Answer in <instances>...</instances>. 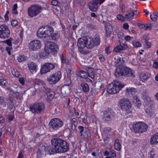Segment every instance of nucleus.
I'll return each mask as SVG.
<instances>
[{
	"label": "nucleus",
	"mask_w": 158,
	"mask_h": 158,
	"mask_svg": "<svg viewBox=\"0 0 158 158\" xmlns=\"http://www.w3.org/2000/svg\"><path fill=\"white\" fill-rule=\"evenodd\" d=\"M114 74L117 77H119L120 76L127 77H134L135 76L132 69L121 65L117 66L114 72Z\"/></svg>",
	"instance_id": "obj_2"
},
{
	"label": "nucleus",
	"mask_w": 158,
	"mask_h": 158,
	"mask_svg": "<svg viewBox=\"0 0 158 158\" xmlns=\"http://www.w3.org/2000/svg\"><path fill=\"white\" fill-rule=\"evenodd\" d=\"M70 123L72 125H77V121L76 118H73L70 121Z\"/></svg>",
	"instance_id": "obj_45"
},
{
	"label": "nucleus",
	"mask_w": 158,
	"mask_h": 158,
	"mask_svg": "<svg viewBox=\"0 0 158 158\" xmlns=\"http://www.w3.org/2000/svg\"><path fill=\"white\" fill-rule=\"evenodd\" d=\"M103 136V139L104 141H108L109 139V136L108 135H104Z\"/></svg>",
	"instance_id": "obj_58"
},
{
	"label": "nucleus",
	"mask_w": 158,
	"mask_h": 158,
	"mask_svg": "<svg viewBox=\"0 0 158 158\" xmlns=\"http://www.w3.org/2000/svg\"><path fill=\"white\" fill-rule=\"evenodd\" d=\"M127 48L126 45L124 44H120L116 47L114 49V51L116 52H119L121 50L126 49Z\"/></svg>",
	"instance_id": "obj_21"
},
{
	"label": "nucleus",
	"mask_w": 158,
	"mask_h": 158,
	"mask_svg": "<svg viewBox=\"0 0 158 158\" xmlns=\"http://www.w3.org/2000/svg\"><path fill=\"white\" fill-rule=\"evenodd\" d=\"M52 148L49 149V151L56 153H63L68 151L69 145L65 140L59 138H53L51 141Z\"/></svg>",
	"instance_id": "obj_1"
},
{
	"label": "nucleus",
	"mask_w": 158,
	"mask_h": 158,
	"mask_svg": "<svg viewBox=\"0 0 158 158\" xmlns=\"http://www.w3.org/2000/svg\"><path fill=\"white\" fill-rule=\"evenodd\" d=\"M120 6L122 12L123 13L125 12L126 8L125 6L122 3L120 5Z\"/></svg>",
	"instance_id": "obj_55"
},
{
	"label": "nucleus",
	"mask_w": 158,
	"mask_h": 158,
	"mask_svg": "<svg viewBox=\"0 0 158 158\" xmlns=\"http://www.w3.org/2000/svg\"><path fill=\"white\" fill-rule=\"evenodd\" d=\"M48 148L47 147L40 145L38 147V149L37 152V156L39 158L42 155H44L45 152L48 151Z\"/></svg>",
	"instance_id": "obj_18"
},
{
	"label": "nucleus",
	"mask_w": 158,
	"mask_h": 158,
	"mask_svg": "<svg viewBox=\"0 0 158 158\" xmlns=\"http://www.w3.org/2000/svg\"><path fill=\"white\" fill-rule=\"evenodd\" d=\"M61 77V73L58 71L52 74L47 78V80L50 84H55L60 80Z\"/></svg>",
	"instance_id": "obj_12"
},
{
	"label": "nucleus",
	"mask_w": 158,
	"mask_h": 158,
	"mask_svg": "<svg viewBox=\"0 0 158 158\" xmlns=\"http://www.w3.org/2000/svg\"><path fill=\"white\" fill-rule=\"evenodd\" d=\"M17 87H18L17 85H15L14 86H12L11 87L7 88V90L10 92H12L14 93L16 91L14 89V88H15L16 89Z\"/></svg>",
	"instance_id": "obj_39"
},
{
	"label": "nucleus",
	"mask_w": 158,
	"mask_h": 158,
	"mask_svg": "<svg viewBox=\"0 0 158 158\" xmlns=\"http://www.w3.org/2000/svg\"><path fill=\"white\" fill-rule=\"evenodd\" d=\"M19 82L22 85H24L25 84V80L23 77H20L19 78Z\"/></svg>",
	"instance_id": "obj_50"
},
{
	"label": "nucleus",
	"mask_w": 158,
	"mask_h": 158,
	"mask_svg": "<svg viewBox=\"0 0 158 158\" xmlns=\"http://www.w3.org/2000/svg\"><path fill=\"white\" fill-rule=\"evenodd\" d=\"M117 18L118 19L123 21H124L126 18L120 14H118L117 16Z\"/></svg>",
	"instance_id": "obj_43"
},
{
	"label": "nucleus",
	"mask_w": 158,
	"mask_h": 158,
	"mask_svg": "<svg viewBox=\"0 0 158 158\" xmlns=\"http://www.w3.org/2000/svg\"><path fill=\"white\" fill-rule=\"evenodd\" d=\"M41 42L38 40H33L31 41L29 45V50L33 51L36 50L41 48Z\"/></svg>",
	"instance_id": "obj_15"
},
{
	"label": "nucleus",
	"mask_w": 158,
	"mask_h": 158,
	"mask_svg": "<svg viewBox=\"0 0 158 158\" xmlns=\"http://www.w3.org/2000/svg\"><path fill=\"white\" fill-rule=\"evenodd\" d=\"M63 125L62 121L58 118L52 119L49 123V128L53 130L56 131L62 127Z\"/></svg>",
	"instance_id": "obj_9"
},
{
	"label": "nucleus",
	"mask_w": 158,
	"mask_h": 158,
	"mask_svg": "<svg viewBox=\"0 0 158 158\" xmlns=\"http://www.w3.org/2000/svg\"><path fill=\"white\" fill-rule=\"evenodd\" d=\"M150 77V74L147 73H142L140 75V78L143 82H144L148 79Z\"/></svg>",
	"instance_id": "obj_22"
},
{
	"label": "nucleus",
	"mask_w": 158,
	"mask_h": 158,
	"mask_svg": "<svg viewBox=\"0 0 158 158\" xmlns=\"http://www.w3.org/2000/svg\"><path fill=\"white\" fill-rule=\"evenodd\" d=\"M47 49H46V46H45L44 50L43 52H41L40 53V56L41 58H44L49 55V54L50 53L49 51Z\"/></svg>",
	"instance_id": "obj_26"
},
{
	"label": "nucleus",
	"mask_w": 158,
	"mask_h": 158,
	"mask_svg": "<svg viewBox=\"0 0 158 158\" xmlns=\"http://www.w3.org/2000/svg\"><path fill=\"white\" fill-rule=\"evenodd\" d=\"M5 119L3 116L0 114V123H3L4 122Z\"/></svg>",
	"instance_id": "obj_56"
},
{
	"label": "nucleus",
	"mask_w": 158,
	"mask_h": 158,
	"mask_svg": "<svg viewBox=\"0 0 158 158\" xmlns=\"http://www.w3.org/2000/svg\"><path fill=\"white\" fill-rule=\"evenodd\" d=\"M78 75L82 78H86L88 77L87 72L83 70H80L78 72Z\"/></svg>",
	"instance_id": "obj_28"
},
{
	"label": "nucleus",
	"mask_w": 158,
	"mask_h": 158,
	"mask_svg": "<svg viewBox=\"0 0 158 158\" xmlns=\"http://www.w3.org/2000/svg\"><path fill=\"white\" fill-rule=\"evenodd\" d=\"M58 4V2L56 0H53L52 2V4L54 6H56Z\"/></svg>",
	"instance_id": "obj_57"
},
{
	"label": "nucleus",
	"mask_w": 158,
	"mask_h": 158,
	"mask_svg": "<svg viewBox=\"0 0 158 158\" xmlns=\"http://www.w3.org/2000/svg\"><path fill=\"white\" fill-rule=\"evenodd\" d=\"M154 114V111L152 109H151L150 112L148 114V115H149L150 116H152Z\"/></svg>",
	"instance_id": "obj_60"
},
{
	"label": "nucleus",
	"mask_w": 158,
	"mask_h": 158,
	"mask_svg": "<svg viewBox=\"0 0 158 158\" xmlns=\"http://www.w3.org/2000/svg\"><path fill=\"white\" fill-rule=\"evenodd\" d=\"M51 37L52 40H56V39L58 37V36L57 35V34L55 33L54 34L52 35H51Z\"/></svg>",
	"instance_id": "obj_54"
},
{
	"label": "nucleus",
	"mask_w": 158,
	"mask_h": 158,
	"mask_svg": "<svg viewBox=\"0 0 158 158\" xmlns=\"http://www.w3.org/2000/svg\"><path fill=\"white\" fill-rule=\"evenodd\" d=\"M12 74L15 77H18L20 74L19 73L16 69H13L11 70Z\"/></svg>",
	"instance_id": "obj_35"
},
{
	"label": "nucleus",
	"mask_w": 158,
	"mask_h": 158,
	"mask_svg": "<svg viewBox=\"0 0 158 158\" xmlns=\"http://www.w3.org/2000/svg\"><path fill=\"white\" fill-rule=\"evenodd\" d=\"M53 31V27L51 26H42L37 31V36L39 38H47L50 36Z\"/></svg>",
	"instance_id": "obj_4"
},
{
	"label": "nucleus",
	"mask_w": 158,
	"mask_h": 158,
	"mask_svg": "<svg viewBox=\"0 0 158 158\" xmlns=\"http://www.w3.org/2000/svg\"><path fill=\"white\" fill-rule=\"evenodd\" d=\"M113 111L110 110L105 111L103 112L102 118L103 120L106 122L108 123L111 121L113 119Z\"/></svg>",
	"instance_id": "obj_17"
},
{
	"label": "nucleus",
	"mask_w": 158,
	"mask_h": 158,
	"mask_svg": "<svg viewBox=\"0 0 158 158\" xmlns=\"http://www.w3.org/2000/svg\"><path fill=\"white\" fill-rule=\"evenodd\" d=\"M150 142L152 144L158 143V133L155 134L151 137Z\"/></svg>",
	"instance_id": "obj_24"
},
{
	"label": "nucleus",
	"mask_w": 158,
	"mask_h": 158,
	"mask_svg": "<svg viewBox=\"0 0 158 158\" xmlns=\"http://www.w3.org/2000/svg\"><path fill=\"white\" fill-rule=\"evenodd\" d=\"M47 96L49 99H52L55 97V93L51 91L47 94Z\"/></svg>",
	"instance_id": "obj_38"
},
{
	"label": "nucleus",
	"mask_w": 158,
	"mask_h": 158,
	"mask_svg": "<svg viewBox=\"0 0 158 158\" xmlns=\"http://www.w3.org/2000/svg\"><path fill=\"white\" fill-rule=\"evenodd\" d=\"M42 10V6L38 4L31 6L28 8L27 12L28 15L31 18L37 16Z\"/></svg>",
	"instance_id": "obj_6"
},
{
	"label": "nucleus",
	"mask_w": 158,
	"mask_h": 158,
	"mask_svg": "<svg viewBox=\"0 0 158 158\" xmlns=\"http://www.w3.org/2000/svg\"><path fill=\"white\" fill-rule=\"evenodd\" d=\"M55 67V65L53 64L48 63H45L43 65L40 70V73L41 74H43L49 72L51 70L53 69Z\"/></svg>",
	"instance_id": "obj_16"
},
{
	"label": "nucleus",
	"mask_w": 158,
	"mask_h": 158,
	"mask_svg": "<svg viewBox=\"0 0 158 158\" xmlns=\"http://www.w3.org/2000/svg\"><path fill=\"white\" fill-rule=\"evenodd\" d=\"M98 2L97 1L89 2V9L92 11H96L98 8Z\"/></svg>",
	"instance_id": "obj_20"
},
{
	"label": "nucleus",
	"mask_w": 158,
	"mask_h": 158,
	"mask_svg": "<svg viewBox=\"0 0 158 158\" xmlns=\"http://www.w3.org/2000/svg\"><path fill=\"white\" fill-rule=\"evenodd\" d=\"M117 35L118 38L121 39H123L124 38V33L121 31L118 32L117 34Z\"/></svg>",
	"instance_id": "obj_44"
},
{
	"label": "nucleus",
	"mask_w": 158,
	"mask_h": 158,
	"mask_svg": "<svg viewBox=\"0 0 158 158\" xmlns=\"http://www.w3.org/2000/svg\"><path fill=\"white\" fill-rule=\"evenodd\" d=\"M123 27L125 29H128L129 28V25L127 23H125L123 25Z\"/></svg>",
	"instance_id": "obj_59"
},
{
	"label": "nucleus",
	"mask_w": 158,
	"mask_h": 158,
	"mask_svg": "<svg viewBox=\"0 0 158 158\" xmlns=\"http://www.w3.org/2000/svg\"><path fill=\"white\" fill-rule=\"evenodd\" d=\"M28 66L31 72L34 71H36L37 67L36 64L32 62L29 63Z\"/></svg>",
	"instance_id": "obj_25"
},
{
	"label": "nucleus",
	"mask_w": 158,
	"mask_h": 158,
	"mask_svg": "<svg viewBox=\"0 0 158 158\" xmlns=\"http://www.w3.org/2000/svg\"><path fill=\"white\" fill-rule=\"evenodd\" d=\"M98 57L100 60L101 62H103L105 60L104 57L101 54L99 55H98Z\"/></svg>",
	"instance_id": "obj_53"
},
{
	"label": "nucleus",
	"mask_w": 158,
	"mask_h": 158,
	"mask_svg": "<svg viewBox=\"0 0 158 158\" xmlns=\"http://www.w3.org/2000/svg\"><path fill=\"white\" fill-rule=\"evenodd\" d=\"M136 89L134 88H131L130 89H126L127 91L126 93H127V91L130 94V93H131V94H133V93H134L135 92H136Z\"/></svg>",
	"instance_id": "obj_37"
},
{
	"label": "nucleus",
	"mask_w": 158,
	"mask_h": 158,
	"mask_svg": "<svg viewBox=\"0 0 158 158\" xmlns=\"http://www.w3.org/2000/svg\"><path fill=\"white\" fill-rule=\"evenodd\" d=\"M44 89H45V91H46L48 93H49V92L51 91V89L48 87H44Z\"/></svg>",
	"instance_id": "obj_61"
},
{
	"label": "nucleus",
	"mask_w": 158,
	"mask_h": 158,
	"mask_svg": "<svg viewBox=\"0 0 158 158\" xmlns=\"http://www.w3.org/2000/svg\"><path fill=\"white\" fill-rule=\"evenodd\" d=\"M127 14L125 15L126 19H133L134 15L136 14L137 11L136 10H133L132 8H130L127 10Z\"/></svg>",
	"instance_id": "obj_19"
},
{
	"label": "nucleus",
	"mask_w": 158,
	"mask_h": 158,
	"mask_svg": "<svg viewBox=\"0 0 158 158\" xmlns=\"http://www.w3.org/2000/svg\"><path fill=\"white\" fill-rule=\"evenodd\" d=\"M7 83L6 80L1 79L0 80V84L2 86H5Z\"/></svg>",
	"instance_id": "obj_48"
},
{
	"label": "nucleus",
	"mask_w": 158,
	"mask_h": 158,
	"mask_svg": "<svg viewBox=\"0 0 158 158\" xmlns=\"http://www.w3.org/2000/svg\"><path fill=\"white\" fill-rule=\"evenodd\" d=\"M73 109L74 110V112L75 113V115L77 116L79 115V113L77 111L75 108V107H74Z\"/></svg>",
	"instance_id": "obj_64"
},
{
	"label": "nucleus",
	"mask_w": 158,
	"mask_h": 158,
	"mask_svg": "<svg viewBox=\"0 0 158 158\" xmlns=\"http://www.w3.org/2000/svg\"><path fill=\"white\" fill-rule=\"evenodd\" d=\"M78 129L79 131V135L81 136L82 135V133L84 131V127L83 126H79L78 127Z\"/></svg>",
	"instance_id": "obj_42"
},
{
	"label": "nucleus",
	"mask_w": 158,
	"mask_h": 158,
	"mask_svg": "<svg viewBox=\"0 0 158 158\" xmlns=\"http://www.w3.org/2000/svg\"><path fill=\"white\" fill-rule=\"evenodd\" d=\"M17 59L19 62H21L25 60V58L24 56H20L18 57Z\"/></svg>",
	"instance_id": "obj_52"
},
{
	"label": "nucleus",
	"mask_w": 158,
	"mask_h": 158,
	"mask_svg": "<svg viewBox=\"0 0 158 158\" xmlns=\"http://www.w3.org/2000/svg\"><path fill=\"white\" fill-rule=\"evenodd\" d=\"M100 43V38L98 36L90 39L89 40L87 39L86 47L89 49H91L95 46H98Z\"/></svg>",
	"instance_id": "obj_13"
},
{
	"label": "nucleus",
	"mask_w": 158,
	"mask_h": 158,
	"mask_svg": "<svg viewBox=\"0 0 158 158\" xmlns=\"http://www.w3.org/2000/svg\"><path fill=\"white\" fill-rule=\"evenodd\" d=\"M86 72L88 74V76L91 78L94 77L95 73L94 69L91 68H88L86 69Z\"/></svg>",
	"instance_id": "obj_23"
},
{
	"label": "nucleus",
	"mask_w": 158,
	"mask_h": 158,
	"mask_svg": "<svg viewBox=\"0 0 158 158\" xmlns=\"http://www.w3.org/2000/svg\"><path fill=\"white\" fill-rule=\"evenodd\" d=\"M14 94L16 98L17 99H20L22 97V95L21 93L15 91Z\"/></svg>",
	"instance_id": "obj_40"
},
{
	"label": "nucleus",
	"mask_w": 158,
	"mask_h": 158,
	"mask_svg": "<svg viewBox=\"0 0 158 158\" xmlns=\"http://www.w3.org/2000/svg\"><path fill=\"white\" fill-rule=\"evenodd\" d=\"M10 35V31L6 25L2 24L0 26V38L3 39H7Z\"/></svg>",
	"instance_id": "obj_10"
},
{
	"label": "nucleus",
	"mask_w": 158,
	"mask_h": 158,
	"mask_svg": "<svg viewBox=\"0 0 158 158\" xmlns=\"http://www.w3.org/2000/svg\"><path fill=\"white\" fill-rule=\"evenodd\" d=\"M13 39L12 38H10L6 40V43L9 46H12L11 41Z\"/></svg>",
	"instance_id": "obj_47"
},
{
	"label": "nucleus",
	"mask_w": 158,
	"mask_h": 158,
	"mask_svg": "<svg viewBox=\"0 0 158 158\" xmlns=\"http://www.w3.org/2000/svg\"><path fill=\"white\" fill-rule=\"evenodd\" d=\"M114 148L118 151L120 150L121 148V146L119 143V140L116 139L114 143Z\"/></svg>",
	"instance_id": "obj_33"
},
{
	"label": "nucleus",
	"mask_w": 158,
	"mask_h": 158,
	"mask_svg": "<svg viewBox=\"0 0 158 158\" xmlns=\"http://www.w3.org/2000/svg\"><path fill=\"white\" fill-rule=\"evenodd\" d=\"M153 66L155 68L158 69V62H154L153 64Z\"/></svg>",
	"instance_id": "obj_63"
},
{
	"label": "nucleus",
	"mask_w": 158,
	"mask_h": 158,
	"mask_svg": "<svg viewBox=\"0 0 158 158\" xmlns=\"http://www.w3.org/2000/svg\"><path fill=\"white\" fill-rule=\"evenodd\" d=\"M116 154L115 151H112L110 152V156L111 158H115Z\"/></svg>",
	"instance_id": "obj_51"
},
{
	"label": "nucleus",
	"mask_w": 158,
	"mask_h": 158,
	"mask_svg": "<svg viewBox=\"0 0 158 158\" xmlns=\"http://www.w3.org/2000/svg\"><path fill=\"white\" fill-rule=\"evenodd\" d=\"M151 19L153 21H156L158 17V12H155L150 15Z\"/></svg>",
	"instance_id": "obj_34"
},
{
	"label": "nucleus",
	"mask_w": 158,
	"mask_h": 158,
	"mask_svg": "<svg viewBox=\"0 0 158 158\" xmlns=\"http://www.w3.org/2000/svg\"><path fill=\"white\" fill-rule=\"evenodd\" d=\"M81 87L85 93L89 92V88L88 85L85 82L82 83L81 84Z\"/></svg>",
	"instance_id": "obj_27"
},
{
	"label": "nucleus",
	"mask_w": 158,
	"mask_h": 158,
	"mask_svg": "<svg viewBox=\"0 0 158 158\" xmlns=\"http://www.w3.org/2000/svg\"><path fill=\"white\" fill-rule=\"evenodd\" d=\"M46 48L51 53H56L59 49V46L56 44L51 42H47L45 43Z\"/></svg>",
	"instance_id": "obj_14"
},
{
	"label": "nucleus",
	"mask_w": 158,
	"mask_h": 158,
	"mask_svg": "<svg viewBox=\"0 0 158 158\" xmlns=\"http://www.w3.org/2000/svg\"><path fill=\"white\" fill-rule=\"evenodd\" d=\"M18 24V22L17 20H12L11 23V25L13 27L15 26Z\"/></svg>",
	"instance_id": "obj_49"
},
{
	"label": "nucleus",
	"mask_w": 158,
	"mask_h": 158,
	"mask_svg": "<svg viewBox=\"0 0 158 158\" xmlns=\"http://www.w3.org/2000/svg\"><path fill=\"white\" fill-rule=\"evenodd\" d=\"M148 155V156L150 157V158H155V154L154 152L153 151H151Z\"/></svg>",
	"instance_id": "obj_46"
},
{
	"label": "nucleus",
	"mask_w": 158,
	"mask_h": 158,
	"mask_svg": "<svg viewBox=\"0 0 158 158\" xmlns=\"http://www.w3.org/2000/svg\"><path fill=\"white\" fill-rule=\"evenodd\" d=\"M45 106L43 102L35 103L31 105L30 106V111L34 114H40L44 111Z\"/></svg>",
	"instance_id": "obj_7"
},
{
	"label": "nucleus",
	"mask_w": 158,
	"mask_h": 158,
	"mask_svg": "<svg viewBox=\"0 0 158 158\" xmlns=\"http://www.w3.org/2000/svg\"><path fill=\"white\" fill-rule=\"evenodd\" d=\"M148 128V125L144 122H139L133 126V131L135 133H143L146 131Z\"/></svg>",
	"instance_id": "obj_8"
},
{
	"label": "nucleus",
	"mask_w": 158,
	"mask_h": 158,
	"mask_svg": "<svg viewBox=\"0 0 158 158\" xmlns=\"http://www.w3.org/2000/svg\"><path fill=\"white\" fill-rule=\"evenodd\" d=\"M134 98V102L135 103V105L138 108H139L141 105V101L137 96H135Z\"/></svg>",
	"instance_id": "obj_32"
},
{
	"label": "nucleus",
	"mask_w": 158,
	"mask_h": 158,
	"mask_svg": "<svg viewBox=\"0 0 158 158\" xmlns=\"http://www.w3.org/2000/svg\"><path fill=\"white\" fill-rule=\"evenodd\" d=\"M125 84L118 81H114L107 86V92L111 94L118 93L125 86Z\"/></svg>",
	"instance_id": "obj_3"
},
{
	"label": "nucleus",
	"mask_w": 158,
	"mask_h": 158,
	"mask_svg": "<svg viewBox=\"0 0 158 158\" xmlns=\"http://www.w3.org/2000/svg\"><path fill=\"white\" fill-rule=\"evenodd\" d=\"M60 58L62 64H68L69 63V60L66 58L65 55L62 54V55L60 56Z\"/></svg>",
	"instance_id": "obj_29"
},
{
	"label": "nucleus",
	"mask_w": 158,
	"mask_h": 158,
	"mask_svg": "<svg viewBox=\"0 0 158 158\" xmlns=\"http://www.w3.org/2000/svg\"><path fill=\"white\" fill-rule=\"evenodd\" d=\"M139 27L140 29H144L145 30H151V24L148 25L147 24H140L139 25Z\"/></svg>",
	"instance_id": "obj_30"
},
{
	"label": "nucleus",
	"mask_w": 158,
	"mask_h": 158,
	"mask_svg": "<svg viewBox=\"0 0 158 158\" xmlns=\"http://www.w3.org/2000/svg\"><path fill=\"white\" fill-rule=\"evenodd\" d=\"M126 41H129L130 40L131 37L129 35H127L124 37Z\"/></svg>",
	"instance_id": "obj_62"
},
{
	"label": "nucleus",
	"mask_w": 158,
	"mask_h": 158,
	"mask_svg": "<svg viewBox=\"0 0 158 158\" xmlns=\"http://www.w3.org/2000/svg\"><path fill=\"white\" fill-rule=\"evenodd\" d=\"M118 106L119 108L123 111L130 112L131 110V104L129 99L123 98L118 102Z\"/></svg>",
	"instance_id": "obj_5"
},
{
	"label": "nucleus",
	"mask_w": 158,
	"mask_h": 158,
	"mask_svg": "<svg viewBox=\"0 0 158 158\" xmlns=\"http://www.w3.org/2000/svg\"><path fill=\"white\" fill-rule=\"evenodd\" d=\"M124 60H123V57H119L117 58V61L115 62V63H116V64H120L121 65H123V63L124 62Z\"/></svg>",
	"instance_id": "obj_36"
},
{
	"label": "nucleus",
	"mask_w": 158,
	"mask_h": 158,
	"mask_svg": "<svg viewBox=\"0 0 158 158\" xmlns=\"http://www.w3.org/2000/svg\"><path fill=\"white\" fill-rule=\"evenodd\" d=\"M132 43L133 46L136 48L139 47L141 46V43L139 41H133Z\"/></svg>",
	"instance_id": "obj_41"
},
{
	"label": "nucleus",
	"mask_w": 158,
	"mask_h": 158,
	"mask_svg": "<svg viewBox=\"0 0 158 158\" xmlns=\"http://www.w3.org/2000/svg\"><path fill=\"white\" fill-rule=\"evenodd\" d=\"M142 43L147 45V48L150 47V43L148 41V39L146 36H144L142 39Z\"/></svg>",
	"instance_id": "obj_31"
},
{
	"label": "nucleus",
	"mask_w": 158,
	"mask_h": 158,
	"mask_svg": "<svg viewBox=\"0 0 158 158\" xmlns=\"http://www.w3.org/2000/svg\"><path fill=\"white\" fill-rule=\"evenodd\" d=\"M87 44V38L82 37L79 38L78 40L77 45L79 52L81 53L85 54L86 51L84 50V48L86 47Z\"/></svg>",
	"instance_id": "obj_11"
}]
</instances>
